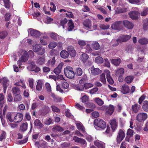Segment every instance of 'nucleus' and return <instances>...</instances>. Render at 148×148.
Segmentation results:
<instances>
[{
    "label": "nucleus",
    "instance_id": "obj_1",
    "mask_svg": "<svg viewBox=\"0 0 148 148\" xmlns=\"http://www.w3.org/2000/svg\"><path fill=\"white\" fill-rule=\"evenodd\" d=\"M64 73L65 76L69 78H73L75 76L73 68L70 66H68L64 69Z\"/></svg>",
    "mask_w": 148,
    "mask_h": 148
},
{
    "label": "nucleus",
    "instance_id": "obj_2",
    "mask_svg": "<svg viewBox=\"0 0 148 148\" xmlns=\"http://www.w3.org/2000/svg\"><path fill=\"white\" fill-rule=\"evenodd\" d=\"M94 124L98 127L103 129L106 127V123L103 120L100 119H97L94 120Z\"/></svg>",
    "mask_w": 148,
    "mask_h": 148
},
{
    "label": "nucleus",
    "instance_id": "obj_3",
    "mask_svg": "<svg viewBox=\"0 0 148 148\" xmlns=\"http://www.w3.org/2000/svg\"><path fill=\"white\" fill-rule=\"evenodd\" d=\"M125 131L123 129H120L118 133L116 140L118 143H120L125 136Z\"/></svg>",
    "mask_w": 148,
    "mask_h": 148
},
{
    "label": "nucleus",
    "instance_id": "obj_4",
    "mask_svg": "<svg viewBox=\"0 0 148 148\" xmlns=\"http://www.w3.org/2000/svg\"><path fill=\"white\" fill-rule=\"evenodd\" d=\"M102 109L106 110V114L107 115H111L114 111L115 107L111 105H109L108 106H103L102 107Z\"/></svg>",
    "mask_w": 148,
    "mask_h": 148
},
{
    "label": "nucleus",
    "instance_id": "obj_5",
    "mask_svg": "<svg viewBox=\"0 0 148 148\" xmlns=\"http://www.w3.org/2000/svg\"><path fill=\"white\" fill-rule=\"evenodd\" d=\"M148 118V115L145 113H138L136 117V120L139 122H142L146 120Z\"/></svg>",
    "mask_w": 148,
    "mask_h": 148
},
{
    "label": "nucleus",
    "instance_id": "obj_6",
    "mask_svg": "<svg viewBox=\"0 0 148 148\" xmlns=\"http://www.w3.org/2000/svg\"><path fill=\"white\" fill-rule=\"evenodd\" d=\"M139 14L138 11L135 10L132 11L129 13L130 17L133 20L138 19Z\"/></svg>",
    "mask_w": 148,
    "mask_h": 148
},
{
    "label": "nucleus",
    "instance_id": "obj_7",
    "mask_svg": "<svg viewBox=\"0 0 148 148\" xmlns=\"http://www.w3.org/2000/svg\"><path fill=\"white\" fill-rule=\"evenodd\" d=\"M131 37V36L127 35H124L119 37L117 39V41L119 42H125L129 40Z\"/></svg>",
    "mask_w": 148,
    "mask_h": 148
},
{
    "label": "nucleus",
    "instance_id": "obj_8",
    "mask_svg": "<svg viewBox=\"0 0 148 148\" xmlns=\"http://www.w3.org/2000/svg\"><path fill=\"white\" fill-rule=\"evenodd\" d=\"M73 139L75 142L79 143L83 145H84L85 147L86 146L87 143L85 139L78 138L76 136H74Z\"/></svg>",
    "mask_w": 148,
    "mask_h": 148
},
{
    "label": "nucleus",
    "instance_id": "obj_9",
    "mask_svg": "<svg viewBox=\"0 0 148 148\" xmlns=\"http://www.w3.org/2000/svg\"><path fill=\"white\" fill-rule=\"evenodd\" d=\"M123 23L124 27L128 29H132L134 25L132 23L127 20L123 21Z\"/></svg>",
    "mask_w": 148,
    "mask_h": 148
},
{
    "label": "nucleus",
    "instance_id": "obj_10",
    "mask_svg": "<svg viewBox=\"0 0 148 148\" xmlns=\"http://www.w3.org/2000/svg\"><path fill=\"white\" fill-rule=\"evenodd\" d=\"M23 114L20 113H17L14 116V121L16 123L20 122L23 119Z\"/></svg>",
    "mask_w": 148,
    "mask_h": 148
},
{
    "label": "nucleus",
    "instance_id": "obj_11",
    "mask_svg": "<svg viewBox=\"0 0 148 148\" xmlns=\"http://www.w3.org/2000/svg\"><path fill=\"white\" fill-rule=\"evenodd\" d=\"M91 73L92 75H96L99 74L101 73V71L98 68H95L93 66L90 68Z\"/></svg>",
    "mask_w": 148,
    "mask_h": 148
},
{
    "label": "nucleus",
    "instance_id": "obj_12",
    "mask_svg": "<svg viewBox=\"0 0 148 148\" xmlns=\"http://www.w3.org/2000/svg\"><path fill=\"white\" fill-rule=\"evenodd\" d=\"M2 84L3 88L4 91L5 92L6 90L7 87L9 85V80L6 77L3 78Z\"/></svg>",
    "mask_w": 148,
    "mask_h": 148
},
{
    "label": "nucleus",
    "instance_id": "obj_13",
    "mask_svg": "<svg viewBox=\"0 0 148 148\" xmlns=\"http://www.w3.org/2000/svg\"><path fill=\"white\" fill-rule=\"evenodd\" d=\"M29 33L32 36L39 37L40 36V32L36 30L30 29L28 31Z\"/></svg>",
    "mask_w": 148,
    "mask_h": 148
},
{
    "label": "nucleus",
    "instance_id": "obj_14",
    "mask_svg": "<svg viewBox=\"0 0 148 148\" xmlns=\"http://www.w3.org/2000/svg\"><path fill=\"white\" fill-rule=\"evenodd\" d=\"M94 143L97 148H105V144L99 140L94 141Z\"/></svg>",
    "mask_w": 148,
    "mask_h": 148
},
{
    "label": "nucleus",
    "instance_id": "obj_15",
    "mask_svg": "<svg viewBox=\"0 0 148 148\" xmlns=\"http://www.w3.org/2000/svg\"><path fill=\"white\" fill-rule=\"evenodd\" d=\"M83 24L85 28L91 29L92 27L91 21L90 19H86L83 22Z\"/></svg>",
    "mask_w": 148,
    "mask_h": 148
},
{
    "label": "nucleus",
    "instance_id": "obj_16",
    "mask_svg": "<svg viewBox=\"0 0 148 148\" xmlns=\"http://www.w3.org/2000/svg\"><path fill=\"white\" fill-rule=\"evenodd\" d=\"M14 117L13 115V113L10 112H8L6 114V118L8 122H12L14 121Z\"/></svg>",
    "mask_w": 148,
    "mask_h": 148
},
{
    "label": "nucleus",
    "instance_id": "obj_17",
    "mask_svg": "<svg viewBox=\"0 0 148 148\" xmlns=\"http://www.w3.org/2000/svg\"><path fill=\"white\" fill-rule=\"evenodd\" d=\"M63 65L62 63H60L53 70L54 73L56 75H58L61 72L62 68Z\"/></svg>",
    "mask_w": 148,
    "mask_h": 148
},
{
    "label": "nucleus",
    "instance_id": "obj_18",
    "mask_svg": "<svg viewBox=\"0 0 148 148\" xmlns=\"http://www.w3.org/2000/svg\"><path fill=\"white\" fill-rule=\"evenodd\" d=\"M67 50L69 54H70L71 56L74 57L75 56L76 53L75 50L73 48V47L72 46L69 47Z\"/></svg>",
    "mask_w": 148,
    "mask_h": 148
},
{
    "label": "nucleus",
    "instance_id": "obj_19",
    "mask_svg": "<svg viewBox=\"0 0 148 148\" xmlns=\"http://www.w3.org/2000/svg\"><path fill=\"white\" fill-rule=\"evenodd\" d=\"M50 36L52 39L56 41L59 40L61 38V36H59L55 33H51L50 34Z\"/></svg>",
    "mask_w": 148,
    "mask_h": 148
},
{
    "label": "nucleus",
    "instance_id": "obj_20",
    "mask_svg": "<svg viewBox=\"0 0 148 148\" xmlns=\"http://www.w3.org/2000/svg\"><path fill=\"white\" fill-rule=\"evenodd\" d=\"M121 91L123 94L128 93L130 91V88L128 86L125 84L123 85Z\"/></svg>",
    "mask_w": 148,
    "mask_h": 148
},
{
    "label": "nucleus",
    "instance_id": "obj_21",
    "mask_svg": "<svg viewBox=\"0 0 148 148\" xmlns=\"http://www.w3.org/2000/svg\"><path fill=\"white\" fill-rule=\"evenodd\" d=\"M67 25V30L68 31H72L73 29L74 28V26L72 20L70 19Z\"/></svg>",
    "mask_w": 148,
    "mask_h": 148
},
{
    "label": "nucleus",
    "instance_id": "obj_22",
    "mask_svg": "<svg viewBox=\"0 0 148 148\" xmlns=\"http://www.w3.org/2000/svg\"><path fill=\"white\" fill-rule=\"evenodd\" d=\"M121 22L120 21H116L115 22L111 25V27L113 29L119 30L120 28V25Z\"/></svg>",
    "mask_w": 148,
    "mask_h": 148
},
{
    "label": "nucleus",
    "instance_id": "obj_23",
    "mask_svg": "<svg viewBox=\"0 0 148 148\" xmlns=\"http://www.w3.org/2000/svg\"><path fill=\"white\" fill-rule=\"evenodd\" d=\"M121 62V60L120 58L111 60V63L116 66H119Z\"/></svg>",
    "mask_w": 148,
    "mask_h": 148
},
{
    "label": "nucleus",
    "instance_id": "obj_24",
    "mask_svg": "<svg viewBox=\"0 0 148 148\" xmlns=\"http://www.w3.org/2000/svg\"><path fill=\"white\" fill-rule=\"evenodd\" d=\"M88 58V56L87 54L85 53H83L80 57L81 60L84 63H85L87 62Z\"/></svg>",
    "mask_w": 148,
    "mask_h": 148
},
{
    "label": "nucleus",
    "instance_id": "obj_25",
    "mask_svg": "<svg viewBox=\"0 0 148 148\" xmlns=\"http://www.w3.org/2000/svg\"><path fill=\"white\" fill-rule=\"evenodd\" d=\"M43 84V83L42 80H38L36 86V90L38 91H40L42 89Z\"/></svg>",
    "mask_w": 148,
    "mask_h": 148
},
{
    "label": "nucleus",
    "instance_id": "obj_26",
    "mask_svg": "<svg viewBox=\"0 0 148 148\" xmlns=\"http://www.w3.org/2000/svg\"><path fill=\"white\" fill-rule=\"evenodd\" d=\"M110 124L113 131H114L116 128L117 124L115 119H113L110 121Z\"/></svg>",
    "mask_w": 148,
    "mask_h": 148
},
{
    "label": "nucleus",
    "instance_id": "obj_27",
    "mask_svg": "<svg viewBox=\"0 0 148 148\" xmlns=\"http://www.w3.org/2000/svg\"><path fill=\"white\" fill-rule=\"evenodd\" d=\"M110 73L108 71L107 73L106 78L108 82L111 84H112L114 83V82L110 75Z\"/></svg>",
    "mask_w": 148,
    "mask_h": 148
},
{
    "label": "nucleus",
    "instance_id": "obj_28",
    "mask_svg": "<svg viewBox=\"0 0 148 148\" xmlns=\"http://www.w3.org/2000/svg\"><path fill=\"white\" fill-rule=\"evenodd\" d=\"M60 55L62 58L66 59L69 57V53L67 51L63 50L61 52Z\"/></svg>",
    "mask_w": 148,
    "mask_h": 148
},
{
    "label": "nucleus",
    "instance_id": "obj_29",
    "mask_svg": "<svg viewBox=\"0 0 148 148\" xmlns=\"http://www.w3.org/2000/svg\"><path fill=\"white\" fill-rule=\"evenodd\" d=\"M28 123H23L21 125L20 127V130L22 132L26 131L27 128Z\"/></svg>",
    "mask_w": 148,
    "mask_h": 148
},
{
    "label": "nucleus",
    "instance_id": "obj_30",
    "mask_svg": "<svg viewBox=\"0 0 148 148\" xmlns=\"http://www.w3.org/2000/svg\"><path fill=\"white\" fill-rule=\"evenodd\" d=\"M93 100L99 106H101L104 103L103 100L99 97H95L94 99Z\"/></svg>",
    "mask_w": 148,
    "mask_h": 148
},
{
    "label": "nucleus",
    "instance_id": "obj_31",
    "mask_svg": "<svg viewBox=\"0 0 148 148\" xmlns=\"http://www.w3.org/2000/svg\"><path fill=\"white\" fill-rule=\"evenodd\" d=\"M12 91L13 95L20 94V89L17 86L13 87L12 88Z\"/></svg>",
    "mask_w": 148,
    "mask_h": 148
},
{
    "label": "nucleus",
    "instance_id": "obj_32",
    "mask_svg": "<svg viewBox=\"0 0 148 148\" xmlns=\"http://www.w3.org/2000/svg\"><path fill=\"white\" fill-rule=\"evenodd\" d=\"M142 108L144 111L148 112V101H147L145 100L143 101Z\"/></svg>",
    "mask_w": 148,
    "mask_h": 148
},
{
    "label": "nucleus",
    "instance_id": "obj_33",
    "mask_svg": "<svg viewBox=\"0 0 148 148\" xmlns=\"http://www.w3.org/2000/svg\"><path fill=\"white\" fill-rule=\"evenodd\" d=\"M127 11V9L126 8L123 9L119 7L116 8L115 10V13L117 14L125 12Z\"/></svg>",
    "mask_w": 148,
    "mask_h": 148
},
{
    "label": "nucleus",
    "instance_id": "obj_34",
    "mask_svg": "<svg viewBox=\"0 0 148 148\" xmlns=\"http://www.w3.org/2000/svg\"><path fill=\"white\" fill-rule=\"evenodd\" d=\"M29 55L27 52L26 51H25L22 56L21 57V60L23 62L26 61L28 59Z\"/></svg>",
    "mask_w": 148,
    "mask_h": 148
},
{
    "label": "nucleus",
    "instance_id": "obj_35",
    "mask_svg": "<svg viewBox=\"0 0 148 148\" xmlns=\"http://www.w3.org/2000/svg\"><path fill=\"white\" fill-rule=\"evenodd\" d=\"M34 125L38 127L39 128H42L44 126L40 121L38 119H36L34 121Z\"/></svg>",
    "mask_w": 148,
    "mask_h": 148
},
{
    "label": "nucleus",
    "instance_id": "obj_36",
    "mask_svg": "<svg viewBox=\"0 0 148 148\" xmlns=\"http://www.w3.org/2000/svg\"><path fill=\"white\" fill-rule=\"evenodd\" d=\"M78 130H81L83 132H85V128L82 123H78L76 124Z\"/></svg>",
    "mask_w": 148,
    "mask_h": 148
},
{
    "label": "nucleus",
    "instance_id": "obj_37",
    "mask_svg": "<svg viewBox=\"0 0 148 148\" xmlns=\"http://www.w3.org/2000/svg\"><path fill=\"white\" fill-rule=\"evenodd\" d=\"M13 96L14 97V99L15 102L20 101L22 99V98L20 94L14 95Z\"/></svg>",
    "mask_w": 148,
    "mask_h": 148
},
{
    "label": "nucleus",
    "instance_id": "obj_38",
    "mask_svg": "<svg viewBox=\"0 0 148 148\" xmlns=\"http://www.w3.org/2000/svg\"><path fill=\"white\" fill-rule=\"evenodd\" d=\"M99 80L103 84L106 83V80L104 73L101 74L100 76Z\"/></svg>",
    "mask_w": 148,
    "mask_h": 148
},
{
    "label": "nucleus",
    "instance_id": "obj_39",
    "mask_svg": "<svg viewBox=\"0 0 148 148\" xmlns=\"http://www.w3.org/2000/svg\"><path fill=\"white\" fill-rule=\"evenodd\" d=\"M81 99L82 102L83 103H85V105H86L89 102V97L86 95H84L82 97Z\"/></svg>",
    "mask_w": 148,
    "mask_h": 148
},
{
    "label": "nucleus",
    "instance_id": "obj_40",
    "mask_svg": "<svg viewBox=\"0 0 148 148\" xmlns=\"http://www.w3.org/2000/svg\"><path fill=\"white\" fill-rule=\"evenodd\" d=\"M138 42L142 45H146L148 44V39L145 38H141L139 40Z\"/></svg>",
    "mask_w": 148,
    "mask_h": 148
},
{
    "label": "nucleus",
    "instance_id": "obj_41",
    "mask_svg": "<svg viewBox=\"0 0 148 148\" xmlns=\"http://www.w3.org/2000/svg\"><path fill=\"white\" fill-rule=\"evenodd\" d=\"M75 73L78 76H81L83 73V71L82 69L79 67L76 68Z\"/></svg>",
    "mask_w": 148,
    "mask_h": 148
},
{
    "label": "nucleus",
    "instance_id": "obj_42",
    "mask_svg": "<svg viewBox=\"0 0 148 148\" xmlns=\"http://www.w3.org/2000/svg\"><path fill=\"white\" fill-rule=\"evenodd\" d=\"M134 77L133 76H128L125 79V81L128 84H130L134 79Z\"/></svg>",
    "mask_w": 148,
    "mask_h": 148
},
{
    "label": "nucleus",
    "instance_id": "obj_43",
    "mask_svg": "<svg viewBox=\"0 0 148 148\" xmlns=\"http://www.w3.org/2000/svg\"><path fill=\"white\" fill-rule=\"evenodd\" d=\"M95 62L98 64H101L103 62V58L100 56H98L95 58Z\"/></svg>",
    "mask_w": 148,
    "mask_h": 148
},
{
    "label": "nucleus",
    "instance_id": "obj_44",
    "mask_svg": "<svg viewBox=\"0 0 148 148\" xmlns=\"http://www.w3.org/2000/svg\"><path fill=\"white\" fill-rule=\"evenodd\" d=\"M8 35V33L7 31H4L0 32V38L3 39L5 38Z\"/></svg>",
    "mask_w": 148,
    "mask_h": 148
},
{
    "label": "nucleus",
    "instance_id": "obj_45",
    "mask_svg": "<svg viewBox=\"0 0 148 148\" xmlns=\"http://www.w3.org/2000/svg\"><path fill=\"white\" fill-rule=\"evenodd\" d=\"M124 72V70L123 68H121L118 69L116 72V74L117 75L122 76Z\"/></svg>",
    "mask_w": 148,
    "mask_h": 148
},
{
    "label": "nucleus",
    "instance_id": "obj_46",
    "mask_svg": "<svg viewBox=\"0 0 148 148\" xmlns=\"http://www.w3.org/2000/svg\"><path fill=\"white\" fill-rule=\"evenodd\" d=\"M50 110V108L48 106H45L43 108L42 113L44 115H45L47 114Z\"/></svg>",
    "mask_w": 148,
    "mask_h": 148
},
{
    "label": "nucleus",
    "instance_id": "obj_47",
    "mask_svg": "<svg viewBox=\"0 0 148 148\" xmlns=\"http://www.w3.org/2000/svg\"><path fill=\"white\" fill-rule=\"evenodd\" d=\"M14 85L17 86H21L24 89L26 88L25 85L24 84L23 81L21 80L15 83Z\"/></svg>",
    "mask_w": 148,
    "mask_h": 148
},
{
    "label": "nucleus",
    "instance_id": "obj_48",
    "mask_svg": "<svg viewBox=\"0 0 148 148\" xmlns=\"http://www.w3.org/2000/svg\"><path fill=\"white\" fill-rule=\"evenodd\" d=\"M58 44L56 42L53 41L51 42L48 45V47L50 49L55 48L57 45Z\"/></svg>",
    "mask_w": 148,
    "mask_h": 148
},
{
    "label": "nucleus",
    "instance_id": "obj_49",
    "mask_svg": "<svg viewBox=\"0 0 148 148\" xmlns=\"http://www.w3.org/2000/svg\"><path fill=\"white\" fill-rule=\"evenodd\" d=\"M62 88L64 89H68L69 87V84L66 82H62L61 83Z\"/></svg>",
    "mask_w": 148,
    "mask_h": 148
},
{
    "label": "nucleus",
    "instance_id": "obj_50",
    "mask_svg": "<svg viewBox=\"0 0 148 148\" xmlns=\"http://www.w3.org/2000/svg\"><path fill=\"white\" fill-rule=\"evenodd\" d=\"M138 105L136 103L133 105L132 106V110L135 113H137L138 112Z\"/></svg>",
    "mask_w": 148,
    "mask_h": 148
},
{
    "label": "nucleus",
    "instance_id": "obj_51",
    "mask_svg": "<svg viewBox=\"0 0 148 148\" xmlns=\"http://www.w3.org/2000/svg\"><path fill=\"white\" fill-rule=\"evenodd\" d=\"M134 131L133 130L130 129H128L127 133V136H130V137H132L134 135Z\"/></svg>",
    "mask_w": 148,
    "mask_h": 148
},
{
    "label": "nucleus",
    "instance_id": "obj_52",
    "mask_svg": "<svg viewBox=\"0 0 148 148\" xmlns=\"http://www.w3.org/2000/svg\"><path fill=\"white\" fill-rule=\"evenodd\" d=\"M148 14V8H145L141 12V15L142 16H145Z\"/></svg>",
    "mask_w": 148,
    "mask_h": 148
},
{
    "label": "nucleus",
    "instance_id": "obj_53",
    "mask_svg": "<svg viewBox=\"0 0 148 148\" xmlns=\"http://www.w3.org/2000/svg\"><path fill=\"white\" fill-rule=\"evenodd\" d=\"M86 107L90 108L91 109H93L95 108V105L92 103H90L88 102L86 105H85Z\"/></svg>",
    "mask_w": 148,
    "mask_h": 148
},
{
    "label": "nucleus",
    "instance_id": "obj_54",
    "mask_svg": "<svg viewBox=\"0 0 148 148\" xmlns=\"http://www.w3.org/2000/svg\"><path fill=\"white\" fill-rule=\"evenodd\" d=\"M61 147L62 148H66L71 146V143H69L64 142L61 144Z\"/></svg>",
    "mask_w": 148,
    "mask_h": 148
},
{
    "label": "nucleus",
    "instance_id": "obj_55",
    "mask_svg": "<svg viewBox=\"0 0 148 148\" xmlns=\"http://www.w3.org/2000/svg\"><path fill=\"white\" fill-rule=\"evenodd\" d=\"M45 59L43 58H38L37 62V63L40 65H42L44 63Z\"/></svg>",
    "mask_w": 148,
    "mask_h": 148
},
{
    "label": "nucleus",
    "instance_id": "obj_56",
    "mask_svg": "<svg viewBox=\"0 0 148 148\" xmlns=\"http://www.w3.org/2000/svg\"><path fill=\"white\" fill-rule=\"evenodd\" d=\"M32 71H35L36 72H38L40 70V69L39 67H37L35 65L32 64Z\"/></svg>",
    "mask_w": 148,
    "mask_h": 148
},
{
    "label": "nucleus",
    "instance_id": "obj_57",
    "mask_svg": "<svg viewBox=\"0 0 148 148\" xmlns=\"http://www.w3.org/2000/svg\"><path fill=\"white\" fill-rule=\"evenodd\" d=\"M4 103V96L2 94H0V104L1 106L2 107Z\"/></svg>",
    "mask_w": 148,
    "mask_h": 148
},
{
    "label": "nucleus",
    "instance_id": "obj_58",
    "mask_svg": "<svg viewBox=\"0 0 148 148\" xmlns=\"http://www.w3.org/2000/svg\"><path fill=\"white\" fill-rule=\"evenodd\" d=\"M4 3V6L6 8H9L10 7L9 0H3Z\"/></svg>",
    "mask_w": 148,
    "mask_h": 148
},
{
    "label": "nucleus",
    "instance_id": "obj_59",
    "mask_svg": "<svg viewBox=\"0 0 148 148\" xmlns=\"http://www.w3.org/2000/svg\"><path fill=\"white\" fill-rule=\"evenodd\" d=\"M84 87L85 89H88L93 86L92 84L90 83H86L84 85Z\"/></svg>",
    "mask_w": 148,
    "mask_h": 148
},
{
    "label": "nucleus",
    "instance_id": "obj_60",
    "mask_svg": "<svg viewBox=\"0 0 148 148\" xmlns=\"http://www.w3.org/2000/svg\"><path fill=\"white\" fill-rule=\"evenodd\" d=\"M119 43H121V42H119L117 41V39H113L112 41V45L113 47H115L117 46L119 44Z\"/></svg>",
    "mask_w": 148,
    "mask_h": 148
},
{
    "label": "nucleus",
    "instance_id": "obj_61",
    "mask_svg": "<svg viewBox=\"0 0 148 148\" xmlns=\"http://www.w3.org/2000/svg\"><path fill=\"white\" fill-rule=\"evenodd\" d=\"M41 47L38 45H36L33 47V51L35 52H38L39 51V49H40Z\"/></svg>",
    "mask_w": 148,
    "mask_h": 148
},
{
    "label": "nucleus",
    "instance_id": "obj_62",
    "mask_svg": "<svg viewBox=\"0 0 148 148\" xmlns=\"http://www.w3.org/2000/svg\"><path fill=\"white\" fill-rule=\"evenodd\" d=\"M46 89L48 92H50L51 91V87L50 84L48 83H47L45 84Z\"/></svg>",
    "mask_w": 148,
    "mask_h": 148
},
{
    "label": "nucleus",
    "instance_id": "obj_63",
    "mask_svg": "<svg viewBox=\"0 0 148 148\" xmlns=\"http://www.w3.org/2000/svg\"><path fill=\"white\" fill-rule=\"evenodd\" d=\"M53 129L54 130L58 131L60 132H62L64 130V129L62 127H61L60 126L58 125H56L54 126Z\"/></svg>",
    "mask_w": 148,
    "mask_h": 148
},
{
    "label": "nucleus",
    "instance_id": "obj_64",
    "mask_svg": "<svg viewBox=\"0 0 148 148\" xmlns=\"http://www.w3.org/2000/svg\"><path fill=\"white\" fill-rule=\"evenodd\" d=\"M110 25H109L101 24L99 26L100 28L103 29H107L109 28Z\"/></svg>",
    "mask_w": 148,
    "mask_h": 148
}]
</instances>
